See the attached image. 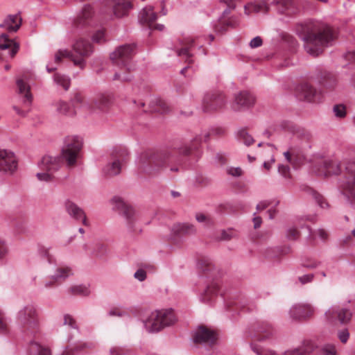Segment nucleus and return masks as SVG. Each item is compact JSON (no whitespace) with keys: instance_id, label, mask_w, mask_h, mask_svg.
<instances>
[{"instance_id":"nucleus-1","label":"nucleus","mask_w":355,"mask_h":355,"mask_svg":"<svg viewBox=\"0 0 355 355\" xmlns=\"http://www.w3.org/2000/svg\"><path fill=\"white\" fill-rule=\"evenodd\" d=\"M82 147L83 139L80 137H67L62 148L61 157L46 155L42 157L39 166L44 171L36 174L37 179L42 182H51L53 173L60 168L62 162L66 163L67 167L76 166L80 157Z\"/></svg>"},{"instance_id":"nucleus-2","label":"nucleus","mask_w":355,"mask_h":355,"mask_svg":"<svg viewBox=\"0 0 355 355\" xmlns=\"http://www.w3.org/2000/svg\"><path fill=\"white\" fill-rule=\"evenodd\" d=\"M295 33L304 42V48L307 53L318 56L324 47L331 44L335 35L330 26L318 21H308L298 24Z\"/></svg>"},{"instance_id":"nucleus-3","label":"nucleus","mask_w":355,"mask_h":355,"mask_svg":"<svg viewBox=\"0 0 355 355\" xmlns=\"http://www.w3.org/2000/svg\"><path fill=\"white\" fill-rule=\"evenodd\" d=\"M197 268L199 276L198 284H205L200 300L209 303L212 297L218 293V283L215 279L218 272L211 261L207 257H202L198 261Z\"/></svg>"},{"instance_id":"nucleus-4","label":"nucleus","mask_w":355,"mask_h":355,"mask_svg":"<svg viewBox=\"0 0 355 355\" xmlns=\"http://www.w3.org/2000/svg\"><path fill=\"white\" fill-rule=\"evenodd\" d=\"M144 329L149 334H155L177 322V316L172 309L145 311L139 315Z\"/></svg>"},{"instance_id":"nucleus-5","label":"nucleus","mask_w":355,"mask_h":355,"mask_svg":"<svg viewBox=\"0 0 355 355\" xmlns=\"http://www.w3.org/2000/svg\"><path fill=\"white\" fill-rule=\"evenodd\" d=\"M173 160V157L168 153H157L145 151L136 159L138 172L149 176L158 175Z\"/></svg>"},{"instance_id":"nucleus-6","label":"nucleus","mask_w":355,"mask_h":355,"mask_svg":"<svg viewBox=\"0 0 355 355\" xmlns=\"http://www.w3.org/2000/svg\"><path fill=\"white\" fill-rule=\"evenodd\" d=\"M15 319L26 337L37 338L42 332L37 306L33 303L23 306L16 313Z\"/></svg>"},{"instance_id":"nucleus-7","label":"nucleus","mask_w":355,"mask_h":355,"mask_svg":"<svg viewBox=\"0 0 355 355\" xmlns=\"http://www.w3.org/2000/svg\"><path fill=\"white\" fill-rule=\"evenodd\" d=\"M135 53V45L133 44L121 45L111 53L110 59L112 62L123 70L122 72H115L113 80L129 81L132 79V76L127 74L125 71L134 69L135 65L132 59Z\"/></svg>"},{"instance_id":"nucleus-8","label":"nucleus","mask_w":355,"mask_h":355,"mask_svg":"<svg viewBox=\"0 0 355 355\" xmlns=\"http://www.w3.org/2000/svg\"><path fill=\"white\" fill-rule=\"evenodd\" d=\"M73 51L76 55L67 49L58 50L54 55V62L58 64L63 58H69L74 65L83 69L85 65V58L89 56L93 51L90 42L89 40L80 38L73 44Z\"/></svg>"},{"instance_id":"nucleus-9","label":"nucleus","mask_w":355,"mask_h":355,"mask_svg":"<svg viewBox=\"0 0 355 355\" xmlns=\"http://www.w3.org/2000/svg\"><path fill=\"white\" fill-rule=\"evenodd\" d=\"M339 188L347 201L355 204V162L346 164L345 176L339 182Z\"/></svg>"},{"instance_id":"nucleus-10","label":"nucleus","mask_w":355,"mask_h":355,"mask_svg":"<svg viewBox=\"0 0 355 355\" xmlns=\"http://www.w3.org/2000/svg\"><path fill=\"white\" fill-rule=\"evenodd\" d=\"M110 203L112 205V209L118 211L125 218L128 228L131 231L136 232L137 228L135 225L137 218L133 208L119 196L113 197Z\"/></svg>"},{"instance_id":"nucleus-11","label":"nucleus","mask_w":355,"mask_h":355,"mask_svg":"<svg viewBox=\"0 0 355 355\" xmlns=\"http://www.w3.org/2000/svg\"><path fill=\"white\" fill-rule=\"evenodd\" d=\"M125 150H115L112 152L106 164L102 168L104 175L113 176L120 173L123 164L125 161Z\"/></svg>"},{"instance_id":"nucleus-12","label":"nucleus","mask_w":355,"mask_h":355,"mask_svg":"<svg viewBox=\"0 0 355 355\" xmlns=\"http://www.w3.org/2000/svg\"><path fill=\"white\" fill-rule=\"evenodd\" d=\"M17 86L19 90V93L22 95L21 99V103L24 107L27 108V110H21L17 105H14L12 107L18 115L24 117L30 111L33 96L30 92V86L22 79H19L17 80Z\"/></svg>"},{"instance_id":"nucleus-13","label":"nucleus","mask_w":355,"mask_h":355,"mask_svg":"<svg viewBox=\"0 0 355 355\" xmlns=\"http://www.w3.org/2000/svg\"><path fill=\"white\" fill-rule=\"evenodd\" d=\"M352 315V313L349 309L338 305L331 306L324 313L327 322L332 324L337 322L340 324H347L350 321Z\"/></svg>"},{"instance_id":"nucleus-14","label":"nucleus","mask_w":355,"mask_h":355,"mask_svg":"<svg viewBox=\"0 0 355 355\" xmlns=\"http://www.w3.org/2000/svg\"><path fill=\"white\" fill-rule=\"evenodd\" d=\"M193 341L205 347H211L217 340V334L213 329L205 326H199L193 332Z\"/></svg>"},{"instance_id":"nucleus-15","label":"nucleus","mask_w":355,"mask_h":355,"mask_svg":"<svg viewBox=\"0 0 355 355\" xmlns=\"http://www.w3.org/2000/svg\"><path fill=\"white\" fill-rule=\"evenodd\" d=\"M225 98L221 93H206L202 98V109L204 112H211L223 107Z\"/></svg>"},{"instance_id":"nucleus-16","label":"nucleus","mask_w":355,"mask_h":355,"mask_svg":"<svg viewBox=\"0 0 355 355\" xmlns=\"http://www.w3.org/2000/svg\"><path fill=\"white\" fill-rule=\"evenodd\" d=\"M314 312L315 309L311 304L297 303L291 307L289 315L293 320L303 321L309 319Z\"/></svg>"},{"instance_id":"nucleus-17","label":"nucleus","mask_w":355,"mask_h":355,"mask_svg":"<svg viewBox=\"0 0 355 355\" xmlns=\"http://www.w3.org/2000/svg\"><path fill=\"white\" fill-rule=\"evenodd\" d=\"M296 96L299 100L307 102L315 103L321 100L320 93L308 83H303L297 86Z\"/></svg>"},{"instance_id":"nucleus-18","label":"nucleus","mask_w":355,"mask_h":355,"mask_svg":"<svg viewBox=\"0 0 355 355\" xmlns=\"http://www.w3.org/2000/svg\"><path fill=\"white\" fill-rule=\"evenodd\" d=\"M17 167L15 154L7 150L0 149V171L12 173Z\"/></svg>"},{"instance_id":"nucleus-19","label":"nucleus","mask_w":355,"mask_h":355,"mask_svg":"<svg viewBox=\"0 0 355 355\" xmlns=\"http://www.w3.org/2000/svg\"><path fill=\"white\" fill-rule=\"evenodd\" d=\"M254 103V97L252 94L246 91L241 92L235 96L232 109L235 111H239L250 107Z\"/></svg>"},{"instance_id":"nucleus-20","label":"nucleus","mask_w":355,"mask_h":355,"mask_svg":"<svg viewBox=\"0 0 355 355\" xmlns=\"http://www.w3.org/2000/svg\"><path fill=\"white\" fill-rule=\"evenodd\" d=\"M64 207L68 214L76 220H81L85 225H87V218L84 211L72 201L67 200Z\"/></svg>"},{"instance_id":"nucleus-21","label":"nucleus","mask_w":355,"mask_h":355,"mask_svg":"<svg viewBox=\"0 0 355 355\" xmlns=\"http://www.w3.org/2000/svg\"><path fill=\"white\" fill-rule=\"evenodd\" d=\"M114 15L116 17H122L128 15L132 6L129 0H111Z\"/></svg>"},{"instance_id":"nucleus-22","label":"nucleus","mask_w":355,"mask_h":355,"mask_svg":"<svg viewBox=\"0 0 355 355\" xmlns=\"http://www.w3.org/2000/svg\"><path fill=\"white\" fill-rule=\"evenodd\" d=\"M157 19V15L152 6H147L139 12V21L142 25L151 28V26Z\"/></svg>"},{"instance_id":"nucleus-23","label":"nucleus","mask_w":355,"mask_h":355,"mask_svg":"<svg viewBox=\"0 0 355 355\" xmlns=\"http://www.w3.org/2000/svg\"><path fill=\"white\" fill-rule=\"evenodd\" d=\"M94 16V10L90 5H85L83 8L82 10L78 15L76 19V24L77 26H87L90 25L92 22V18Z\"/></svg>"},{"instance_id":"nucleus-24","label":"nucleus","mask_w":355,"mask_h":355,"mask_svg":"<svg viewBox=\"0 0 355 355\" xmlns=\"http://www.w3.org/2000/svg\"><path fill=\"white\" fill-rule=\"evenodd\" d=\"M113 96L110 94H100L93 101L95 107L101 112L107 111L113 103Z\"/></svg>"},{"instance_id":"nucleus-25","label":"nucleus","mask_w":355,"mask_h":355,"mask_svg":"<svg viewBox=\"0 0 355 355\" xmlns=\"http://www.w3.org/2000/svg\"><path fill=\"white\" fill-rule=\"evenodd\" d=\"M21 25V18L18 14L10 15L0 24V27L8 32H17Z\"/></svg>"},{"instance_id":"nucleus-26","label":"nucleus","mask_w":355,"mask_h":355,"mask_svg":"<svg viewBox=\"0 0 355 355\" xmlns=\"http://www.w3.org/2000/svg\"><path fill=\"white\" fill-rule=\"evenodd\" d=\"M340 165L338 160L327 159L324 162L322 171H319L320 175L327 176L330 175H338L340 173Z\"/></svg>"},{"instance_id":"nucleus-27","label":"nucleus","mask_w":355,"mask_h":355,"mask_svg":"<svg viewBox=\"0 0 355 355\" xmlns=\"http://www.w3.org/2000/svg\"><path fill=\"white\" fill-rule=\"evenodd\" d=\"M171 231L174 235L182 236L196 234V229L194 225L191 224L177 223L173 226Z\"/></svg>"},{"instance_id":"nucleus-28","label":"nucleus","mask_w":355,"mask_h":355,"mask_svg":"<svg viewBox=\"0 0 355 355\" xmlns=\"http://www.w3.org/2000/svg\"><path fill=\"white\" fill-rule=\"evenodd\" d=\"M19 49V45L12 40L8 38V35L3 33L0 36V49H10L9 54L13 57Z\"/></svg>"},{"instance_id":"nucleus-29","label":"nucleus","mask_w":355,"mask_h":355,"mask_svg":"<svg viewBox=\"0 0 355 355\" xmlns=\"http://www.w3.org/2000/svg\"><path fill=\"white\" fill-rule=\"evenodd\" d=\"M70 102L73 109L76 111V109H84L85 110H91L92 109L89 103L80 92L74 93L71 98Z\"/></svg>"},{"instance_id":"nucleus-30","label":"nucleus","mask_w":355,"mask_h":355,"mask_svg":"<svg viewBox=\"0 0 355 355\" xmlns=\"http://www.w3.org/2000/svg\"><path fill=\"white\" fill-rule=\"evenodd\" d=\"M268 10V6L264 1L259 2H250L245 5L244 10L246 15H250L251 12H266Z\"/></svg>"},{"instance_id":"nucleus-31","label":"nucleus","mask_w":355,"mask_h":355,"mask_svg":"<svg viewBox=\"0 0 355 355\" xmlns=\"http://www.w3.org/2000/svg\"><path fill=\"white\" fill-rule=\"evenodd\" d=\"M278 6V11L286 15H291L297 11L294 7L292 0H275Z\"/></svg>"},{"instance_id":"nucleus-32","label":"nucleus","mask_w":355,"mask_h":355,"mask_svg":"<svg viewBox=\"0 0 355 355\" xmlns=\"http://www.w3.org/2000/svg\"><path fill=\"white\" fill-rule=\"evenodd\" d=\"M29 354L28 355H51L49 349L40 345L35 340H30Z\"/></svg>"},{"instance_id":"nucleus-33","label":"nucleus","mask_w":355,"mask_h":355,"mask_svg":"<svg viewBox=\"0 0 355 355\" xmlns=\"http://www.w3.org/2000/svg\"><path fill=\"white\" fill-rule=\"evenodd\" d=\"M73 275L71 268L68 266H59L56 268L53 275V279L58 283L64 281L67 278Z\"/></svg>"},{"instance_id":"nucleus-34","label":"nucleus","mask_w":355,"mask_h":355,"mask_svg":"<svg viewBox=\"0 0 355 355\" xmlns=\"http://www.w3.org/2000/svg\"><path fill=\"white\" fill-rule=\"evenodd\" d=\"M55 106L57 112L60 114L72 116L76 114V111L65 101H60L55 104Z\"/></svg>"},{"instance_id":"nucleus-35","label":"nucleus","mask_w":355,"mask_h":355,"mask_svg":"<svg viewBox=\"0 0 355 355\" xmlns=\"http://www.w3.org/2000/svg\"><path fill=\"white\" fill-rule=\"evenodd\" d=\"M53 81L58 85L67 91L71 85V79L69 76L57 73L53 76Z\"/></svg>"},{"instance_id":"nucleus-36","label":"nucleus","mask_w":355,"mask_h":355,"mask_svg":"<svg viewBox=\"0 0 355 355\" xmlns=\"http://www.w3.org/2000/svg\"><path fill=\"white\" fill-rule=\"evenodd\" d=\"M209 137V134L205 133V135L200 136V137L195 138L194 140L192 141V146H185L182 148H179V151L180 153H182L184 155L189 154L191 150L196 149L198 148V145L201 141H207Z\"/></svg>"},{"instance_id":"nucleus-37","label":"nucleus","mask_w":355,"mask_h":355,"mask_svg":"<svg viewBox=\"0 0 355 355\" xmlns=\"http://www.w3.org/2000/svg\"><path fill=\"white\" fill-rule=\"evenodd\" d=\"M69 291L73 295L83 297L88 296L91 293L89 286L85 284L72 286L70 287Z\"/></svg>"},{"instance_id":"nucleus-38","label":"nucleus","mask_w":355,"mask_h":355,"mask_svg":"<svg viewBox=\"0 0 355 355\" xmlns=\"http://www.w3.org/2000/svg\"><path fill=\"white\" fill-rule=\"evenodd\" d=\"M107 252L108 250L106 245L100 243H97L93 247L92 254L94 257L103 258L107 254Z\"/></svg>"},{"instance_id":"nucleus-39","label":"nucleus","mask_w":355,"mask_h":355,"mask_svg":"<svg viewBox=\"0 0 355 355\" xmlns=\"http://www.w3.org/2000/svg\"><path fill=\"white\" fill-rule=\"evenodd\" d=\"M237 139L239 141L243 142L247 146H249L254 143L253 138L244 129H241L238 131Z\"/></svg>"},{"instance_id":"nucleus-40","label":"nucleus","mask_w":355,"mask_h":355,"mask_svg":"<svg viewBox=\"0 0 355 355\" xmlns=\"http://www.w3.org/2000/svg\"><path fill=\"white\" fill-rule=\"evenodd\" d=\"M304 229L308 233V238L310 239L314 240L315 239V236L318 235L321 240L324 241L328 236L327 232L323 229H318L317 232L314 233L311 232L310 227L308 226L305 227Z\"/></svg>"},{"instance_id":"nucleus-41","label":"nucleus","mask_w":355,"mask_h":355,"mask_svg":"<svg viewBox=\"0 0 355 355\" xmlns=\"http://www.w3.org/2000/svg\"><path fill=\"white\" fill-rule=\"evenodd\" d=\"M63 325L68 326L69 328L78 331V326L74 318L69 314H65L63 316Z\"/></svg>"},{"instance_id":"nucleus-42","label":"nucleus","mask_w":355,"mask_h":355,"mask_svg":"<svg viewBox=\"0 0 355 355\" xmlns=\"http://www.w3.org/2000/svg\"><path fill=\"white\" fill-rule=\"evenodd\" d=\"M321 353L322 355H336V346L330 343L324 344L321 348Z\"/></svg>"},{"instance_id":"nucleus-43","label":"nucleus","mask_w":355,"mask_h":355,"mask_svg":"<svg viewBox=\"0 0 355 355\" xmlns=\"http://www.w3.org/2000/svg\"><path fill=\"white\" fill-rule=\"evenodd\" d=\"M8 331V324L5 318L4 313L0 309V334H6Z\"/></svg>"},{"instance_id":"nucleus-44","label":"nucleus","mask_w":355,"mask_h":355,"mask_svg":"<svg viewBox=\"0 0 355 355\" xmlns=\"http://www.w3.org/2000/svg\"><path fill=\"white\" fill-rule=\"evenodd\" d=\"M320 265V262L311 259H304L302 260V266L303 267L313 269Z\"/></svg>"},{"instance_id":"nucleus-45","label":"nucleus","mask_w":355,"mask_h":355,"mask_svg":"<svg viewBox=\"0 0 355 355\" xmlns=\"http://www.w3.org/2000/svg\"><path fill=\"white\" fill-rule=\"evenodd\" d=\"M333 112L336 116L343 118L346 115V109L343 105H336L333 107Z\"/></svg>"},{"instance_id":"nucleus-46","label":"nucleus","mask_w":355,"mask_h":355,"mask_svg":"<svg viewBox=\"0 0 355 355\" xmlns=\"http://www.w3.org/2000/svg\"><path fill=\"white\" fill-rule=\"evenodd\" d=\"M286 236L288 240H297L300 236V233L295 227H289L286 230Z\"/></svg>"},{"instance_id":"nucleus-47","label":"nucleus","mask_w":355,"mask_h":355,"mask_svg":"<svg viewBox=\"0 0 355 355\" xmlns=\"http://www.w3.org/2000/svg\"><path fill=\"white\" fill-rule=\"evenodd\" d=\"M337 336L342 343H346L349 338V332L347 329H343L338 331Z\"/></svg>"},{"instance_id":"nucleus-48","label":"nucleus","mask_w":355,"mask_h":355,"mask_svg":"<svg viewBox=\"0 0 355 355\" xmlns=\"http://www.w3.org/2000/svg\"><path fill=\"white\" fill-rule=\"evenodd\" d=\"M92 40L96 43H102L105 41V34L104 31L99 30L96 31L92 36Z\"/></svg>"},{"instance_id":"nucleus-49","label":"nucleus","mask_w":355,"mask_h":355,"mask_svg":"<svg viewBox=\"0 0 355 355\" xmlns=\"http://www.w3.org/2000/svg\"><path fill=\"white\" fill-rule=\"evenodd\" d=\"M56 284H58V281L53 279V275H51L48 277H46L44 282H43V288L49 289L53 288L56 285Z\"/></svg>"},{"instance_id":"nucleus-50","label":"nucleus","mask_w":355,"mask_h":355,"mask_svg":"<svg viewBox=\"0 0 355 355\" xmlns=\"http://www.w3.org/2000/svg\"><path fill=\"white\" fill-rule=\"evenodd\" d=\"M107 314L109 316L126 317L128 319H130V316L128 313L120 311L116 308L110 310Z\"/></svg>"},{"instance_id":"nucleus-51","label":"nucleus","mask_w":355,"mask_h":355,"mask_svg":"<svg viewBox=\"0 0 355 355\" xmlns=\"http://www.w3.org/2000/svg\"><path fill=\"white\" fill-rule=\"evenodd\" d=\"M86 347H91V346L87 344H78L75 347L72 348L70 351H67L62 355H73L76 352H80Z\"/></svg>"},{"instance_id":"nucleus-52","label":"nucleus","mask_w":355,"mask_h":355,"mask_svg":"<svg viewBox=\"0 0 355 355\" xmlns=\"http://www.w3.org/2000/svg\"><path fill=\"white\" fill-rule=\"evenodd\" d=\"M176 53L178 56L184 57L186 58V61L188 62L189 64L192 62V60L191 59V55L187 49H182L178 50Z\"/></svg>"},{"instance_id":"nucleus-53","label":"nucleus","mask_w":355,"mask_h":355,"mask_svg":"<svg viewBox=\"0 0 355 355\" xmlns=\"http://www.w3.org/2000/svg\"><path fill=\"white\" fill-rule=\"evenodd\" d=\"M156 103L157 106L156 108L153 109L154 111L164 113L168 111V107L164 102H163L161 99H156Z\"/></svg>"},{"instance_id":"nucleus-54","label":"nucleus","mask_w":355,"mask_h":355,"mask_svg":"<svg viewBox=\"0 0 355 355\" xmlns=\"http://www.w3.org/2000/svg\"><path fill=\"white\" fill-rule=\"evenodd\" d=\"M196 219L198 222L205 223L206 225L211 223V219L202 213H197L196 214Z\"/></svg>"},{"instance_id":"nucleus-55","label":"nucleus","mask_w":355,"mask_h":355,"mask_svg":"<svg viewBox=\"0 0 355 355\" xmlns=\"http://www.w3.org/2000/svg\"><path fill=\"white\" fill-rule=\"evenodd\" d=\"M313 195L320 207L325 208L328 207V203L325 202L324 199L322 196L317 193L316 192H313Z\"/></svg>"},{"instance_id":"nucleus-56","label":"nucleus","mask_w":355,"mask_h":355,"mask_svg":"<svg viewBox=\"0 0 355 355\" xmlns=\"http://www.w3.org/2000/svg\"><path fill=\"white\" fill-rule=\"evenodd\" d=\"M134 277L139 282H143L146 279V272L142 269H138L134 274Z\"/></svg>"},{"instance_id":"nucleus-57","label":"nucleus","mask_w":355,"mask_h":355,"mask_svg":"<svg viewBox=\"0 0 355 355\" xmlns=\"http://www.w3.org/2000/svg\"><path fill=\"white\" fill-rule=\"evenodd\" d=\"M127 350L119 347H113L110 349V355H125Z\"/></svg>"},{"instance_id":"nucleus-58","label":"nucleus","mask_w":355,"mask_h":355,"mask_svg":"<svg viewBox=\"0 0 355 355\" xmlns=\"http://www.w3.org/2000/svg\"><path fill=\"white\" fill-rule=\"evenodd\" d=\"M314 275L313 274H306L304 275L301 277H299L298 279L301 284H305L309 282H311L313 279Z\"/></svg>"},{"instance_id":"nucleus-59","label":"nucleus","mask_w":355,"mask_h":355,"mask_svg":"<svg viewBox=\"0 0 355 355\" xmlns=\"http://www.w3.org/2000/svg\"><path fill=\"white\" fill-rule=\"evenodd\" d=\"M263 41L261 37L257 36L251 40L250 42V46L251 48H257L262 45Z\"/></svg>"},{"instance_id":"nucleus-60","label":"nucleus","mask_w":355,"mask_h":355,"mask_svg":"<svg viewBox=\"0 0 355 355\" xmlns=\"http://www.w3.org/2000/svg\"><path fill=\"white\" fill-rule=\"evenodd\" d=\"M278 171L283 177L286 178L289 176L290 167L286 165H279Z\"/></svg>"},{"instance_id":"nucleus-61","label":"nucleus","mask_w":355,"mask_h":355,"mask_svg":"<svg viewBox=\"0 0 355 355\" xmlns=\"http://www.w3.org/2000/svg\"><path fill=\"white\" fill-rule=\"evenodd\" d=\"M270 329H271V325L267 324H266V328H263V327H259L258 328V332L259 333H266V335L263 336V337L260 338V337H258V339L259 340H263L266 338H268V336H269L270 333Z\"/></svg>"},{"instance_id":"nucleus-62","label":"nucleus","mask_w":355,"mask_h":355,"mask_svg":"<svg viewBox=\"0 0 355 355\" xmlns=\"http://www.w3.org/2000/svg\"><path fill=\"white\" fill-rule=\"evenodd\" d=\"M38 254L40 257H44V258H49V248H47L45 246L40 245L38 247Z\"/></svg>"},{"instance_id":"nucleus-63","label":"nucleus","mask_w":355,"mask_h":355,"mask_svg":"<svg viewBox=\"0 0 355 355\" xmlns=\"http://www.w3.org/2000/svg\"><path fill=\"white\" fill-rule=\"evenodd\" d=\"M8 252V248L4 239L0 237V258L4 257Z\"/></svg>"},{"instance_id":"nucleus-64","label":"nucleus","mask_w":355,"mask_h":355,"mask_svg":"<svg viewBox=\"0 0 355 355\" xmlns=\"http://www.w3.org/2000/svg\"><path fill=\"white\" fill-rule=\"evenodd\" d=\"M227 172L229 174H230L234 177H239V176L241 175V174H242V170L239 167H236V168L231 167V168H228Z\"/></svg>"}]
</instances>
